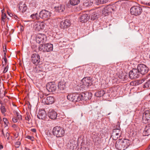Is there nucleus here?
Here are the masks:
<instances>
[{
	"label": "nucleus",
	"mask_w": 150,
	"mask_h": 150,
	"mask_svg": "<svg viewBox=\"0 0 150 150\" xmlns=\"http://www.w3.org/2000/svg\"><path fill=\"white\" fill-rule=\"evenodd\" d=\"M150 134V124L147 125L145 127L143 135L144 136H148Z\"/></svg>",
	"instance_id": "obj_22"
},
{
	"label": "nucleus",
	"mask_w": 150,
	"mask_h": 150,
	"mask_svg": "<svg viewBox=\"0 0 150 150\" xmlns=\"http://www.w3.org/2000/svg\"><path fill=\"white\" fill-rule=\"evenodd\" d=\"M2 60H4L5 62V64H7V59L6 57H3Z\"/></svg>",
	"instance_id": "obj_49"
},
{
	"label": "nucleus",
	"mask_w": 150,
	"mask_h": 150,
	"mask_svg": "<svg viewBox=\"0 0 150 150\" xmlns=\"http://www.w3.org/2000/svg\"><path fill=\"white\" fill-rule=\"evenodd\" d=\"M47 40V37L44 34H38L36 36V41L38 43H45Z\"/></svg>",
	"instance_id": "obj_8"
},
{
	"label": "nucleus",
	"mask_w": 150,
	"mask_h": 150,
	"mask_svg": "<svg viewBox=\"0 0 150 150\" xmlns=\"http://www.w3.org/2000/svg\"><path fill=\"white\" fill-rule=\"evenodd\" d=\"M144 82H142V80H139L138 81V83L139 84H141Z\"/></svg>",
	"instance_id": "obj_53"
},
{
	"label": "nucleus",
	"mask_w": 150,
	"mask_h": 150,
	"mask_svg": "<svg viewBox=\"0 0 150 150\" xmlns=\"http://www.w3.org/2000/svg\"><path fill=\"white\" fill-rule=\"evenodd\" d=\"M55 11L58 12H63L64 9V5L63 4L60 5V6H55L54 7Z\"/></svg>",
	"instance_id": "obj_26"
},
{
	"label": "nucleus",
	"mask_w": 150,
	"mask_h": 150,
	"mask_svg": "<svg viewBox=\"0 0 150 150\" xmlns=\"http://www.w3.org/2000/svg\"><path fill=\"white\" fill-rule=\"evenodd\" d=\"M21 142H16L15 143V144L16 145V147L17 148H18L20 144H21Z\"/></svg>",
	"instance_id": "obj_42"
},
{
	"label": "nucleus",
	"mask_w": 150,
	"mask_h": 150,
	"mask_svg": "<svg viewBox=\"0 0 150 150\" xmlns=\"http://www.w3.org/2000/svg\"><path fill=\"white\" fill-rule=\"evenodd\" d=\"M15 114H16L17 116V119L19 120H22V118L21 115L17 111H15Z\"/></svg>",
	"instance_id": "obj_37"
},
{
	"label": "nucleus",
	"mask_w": 150,
	"mask_h": 150,
	"mask_svg": "<svg viewBox=\"0 0 150 150\" xmlns=\"http://www.w3.org/2000/svg\"><path fill=\"white\" fill-rule=\"evenodd\" d=\"M109 0H96V4L98 5L100 4H104L107 3Z\"/></svg>",
	"instance_id": "obj_32"
},
{
	"label": "nucleus",
	"mask_w": 150,
	"mask_h": 150,
	"mask_svg": "<svg viewBox=\"0 0 150 150\" xmlns=\"http://www.w3.org/2000/svg\"><path fill=\"white\" fill-rule=\"evenodd\" d=\"M146 79L144 78H142V82H144L145 81Z\"/></svg>",
	"instance_id": "obj_55"
},
{
	"label": "nucleus",
	"mask_w": 150,
	"mask_h": 150,
	"mask_svg": "<svg viewBox=\"0 0 150 150\" xmlns=\"http://www.w3.org/2000/svg\"><path fill=\"white\" fill-rule=\"evenodd\" d=\"M58 89L60 91H63L66 88V83L63 81L59 82L58 85Z\"/></svg>",
	"instance_id": "obj_24"
},
{
	"label": "nucleus",
	"mask_w": 150,
	"mask_h": 150,
	"mask_svg": "<svg viewBox=\"0 0 150 150\" xmlns=\"http://www.w3.org/2000/svg\"><path fill=\"white\" fill-rule=\"evenodd\" d=\"M89 17L88 15L85 13L81 15L79 19L80 22L82 23H85L87 22L89 19Z\"/></svg>",
	"instance_id": "obj_23"
},
{
	"label": "nucleus",
	"mask_w": 150,
	"mask_h": 150,
	"mask_svg": "<svg viewBox=\"0 0 150 150\" xmlns=\"http://www.w3.org/2000/svg\"><path fill=\"white\" fill-rule=\"evenodd\" d=\"M120 123L118 122L117 124L116 125V128L115 129H120L121 128L120 127Z\"/></svg>",
	"instance_id": "obj_44"
},
{
	"label": "nucleus",
	"mask_w": 150,
	"mask_h": 150,
	"mask_svg": "<svg viewBox=\"0 0 150 150\" xmlns=\"http://www.w3.org/2000/svg\"><path fill=\"white\" fill-rule=\"evenodd\" d=\"M124 73H120L118 75V78L120 79H122L123 80Z\"/></svg>",
	"instance_id": "obj_40"
},
{
	"label": "nucleus",
	"mask_w": 150,
	"mask_h": 150,
	"mask_svg": "<svg viewBox=\"0 0 150 150\" xmlns=\"http://www.w3.org/2000/svg\"><path fill=\"white\" fill-rule=\"evenodd\" d=\"M102 132L103 131H102V132H101L100 135H99L98 133L96 132H93L92 133L91 136L92 138L93 139H101L103 137V136H105L106 134L105 132L103 133Z\"/></svg>",
	"instance_id": "obj_16"
},
{
	"label": "nucleus",
	"mask_w": 150,
	"mask_h": 150,
	"mask_svg": "<svg viewBox=\"0 0 150 150\" xmlns=\"http://www.w3.org/2000/svg\"><path fill=\"white\" fill-rule=\"evenodd\" d=\"M26 138L30 139L32 141L34 140V137H33L30 136L29 135L27 136H26Z\"/></svg>",
	"instance_id": "obj_45"
},
{
	"label": "nucleus",
	"mask_w": 150,
	"mask_h": 150,
	"mask_svg": "<svg viewBox=\"0 0 150 150\" xmlns=\"http://www.w3.org/2000/svg\"><path fill=\"white\" fill-rule=\"evenodd\" d=\"M25 118L26 120L29 122L30 119V117L29 115H27L25 116Z\"/></svg>",
	"instance_id": "obj_43"
},
{
	"label": "nucleus",
	"mask_w": 150,
	"mask_h": 150,
	"mask_svg": "<svg viewBox=\"0 0 150 150\" xmlns=\"http://www.w3.org/2000/svg\"><path fill=\"white\" fill-rule=\"evenodd\" d=\"M6 52H5L4 53V57H6Z\"/></svg>",
	"instance_id": "obj_58"
},
{
	"label": "nucleus",
	"mask_w": 150,
	"mask_h": 150,
	"mask_svg": "<svg viewBox=\"0 0 150 150\" xmlns=\"http://www.w3.org/2000/svg\"><path fill=\"white\" fill-rule=\"evenodd\" d=\"M24 150H30V149H29V148H27L26 147H25Z\"/></svg>",
	"instance_id": "obj_59"
},
{
	"label": "nucleus",
	"mask_w": 150,
	"mask_h": 150,
	"mask_svg": "<svg viewBox=\"0 0 150 150\" xmlns=\"http://www.w3.org/2000/svg\"><path fill=\"white\" fill-rule=\"evenodd\" d=\"M0 109L1 112L2 114L4 113L6 111V109L5 106L3 105L1 106Z\"/></svg>",
	"instance_id": "obj_38"
},
{
	"label": "nucleus",
	"mask_w": 150,
	"mask_h": 150,
	"mask_svg": "<svg viewBox=\"0 0 150 150\" xmlns=\"http://www.w3.org/2000/svg\"><path fill=\"white\" fill-rule=\"evenodd\" d=\"M6 64H5V63L4 64L3 63V62L2 61V67H4V66L6 65Z\"/></svg>",
	"instance_id": "obj_57"
},
{
	"label": "nucleus",
	"mask_w": 150,
	"mask_h": 150,
	"mask_svg": "<svg viewBox=\"0 0 150 150\" xmlns=\"http://www.w3.org/2000/svg\"><path fill=\"white\" fill-rule=\"evenodd\" d=\"M8 14L10 16L12 17L13 16V15L10 12H7Z\"/></svg>",
	"instance_id": "obj_52"
},
{
	"label": "nucleus",
	"mask_w": 150,
	"mask_h": 150,
	"mask_svg": "<svg viewBox=\"0 0 150 150\" xmlns=\"http://www.w3.org/2000/svg\"><path fill=\"white\" fill-rule=\"evenodd\" d=\"M129 76V75L128 74H127L126 73H124V78L123 79V80H126L127 79L128 76Z\"/></svg>",
	"instance_id": "obj_47"
},
{
	"label": "nucleus",
	"mask_w": 150,
	"mask_h": 150,
	"mask_svg": "<svg viewBox=\"0 0 150 150\" xmlns=\"http://www.w3.org/2000/svg\"><path fill=\"white\" fill-rule=\"evenodd\" d=\"M31 60L33 64L36 65H38L40 62V56L37 53L33 54L31 56Z\"/></svg>",
	"instance_id": "obj_10"
},
{
	"label": "nucleus",
	"mask_w": 150,
	"mask_h": 150,
	"mask_svg": "<svg viewBox=\"0 0 150 150\" xmlns=\"http://www.w3.org/2000/svg\"><path fill=\"white\" fill-rule=\"evenodd\" d=\"M45 52H50L52 51L53 49V45L51 44H45Z\"/></svg>",
	"instance_id": "obj_25"
},
{
	"label": "nucleus",
	"mask_w": 150,
	"mask_h": 150,
	"mask_svg": "<svg viewBox=\"0 0 150 150\" xmlns=\"http://www.w3.org/2000/svg\"><path fill=\"white\" fill-rule=\"evenodd\" d=\"M117 6L115 4L109 5L105 6L102 10V13L107 16L112 11H115L117 9Z\"/></svg>",
	"instance_id": "obj_2"
},
{
	"label": "nucleus",
	"mask_w": 150,
	"mask_h": 150,
	"mask_svg": "<svg viewBox=\"0 0 150 150\" xmlns=\"http://www.w3.org/2000/svg\"><path fill=\"white\" fill-rule=\"evenodd\" d=\"M80 100H81L80 94L76 93L75 96L74 98V100L73 102L75 103L79 101Z\"/></svg>",
	"instance_id": "obj_30"
},
{
	"label": "nucleus",
	"mask_w": 150,
	"mask_h": 150,
	"mask_svg": "<svg viewBox=\"0 0 150 150\" xmlns=\"http://www.w3.org/2000/svg\"><path fill=\"white\" fill-rule=\"evenodd\" d=\"M52 132L54 135L57 137H61L64 136L65 132L63 128L56 126L53 128Z\"/></svg>",
	"instance_id": "obj_3"
},
{
	"label": "nucleus",
	"mask_w": 150,
	"mask_h": 150,
	"mask_svg": "<svg viewBox=\"0 0 150 150\" xmlns=\"http://www.w3.org/2000/svg\"><path fill=\"white\" fill-rule=\"evenodd\" d=\"M14 18L15 19H16L17 18H18L17 16L16 15L14 16Z\"/></svg>",
	"instance_id": "obj_61"
},
{
	"label": "nucleus",
	"mask_w": 150,
	"mask_h": 150,
	"mask_svg": "<svg viewBox=\"0 0 150 150\" xmlns=\"http://www.w3.org/2000/svg\"><path fill=\"white\" fill-rule=\"evenodd\" d=\"M98 18V14L96 12H94L92 14L91 16V19L93 20H94L97 19Z\"/></svg>",
	"instance_id": "obj_36"
},
{
	"label": "nucleus",
	"mask_w": 150,
	"mask_h": 150,
	"mask_svg": "<svg viewBox=\"0 0 150 150\" xmlns=\"http://www.w3.org/2000/svg\"><path fill=\"white\" fill-rule=\"evenodd\" d=\"M105 93V92L104 90H102L96 92L95 95L96 97H100L103 96Z\"/></svg>",
	"instance_id": "obj_29"
},
{
	"label": "nucleus",
	"mask_w": 150,
	"mask_h": 150,
	"mask_svg": "<svg viewBox=\"0 0 150 150\" xmlns=\"http://www.w3.org/2000/svg\"><path fill=\"white\" fill-rule=\"evenodd\" d=\"M54 100V98L53 97L48 96L46 99L43 98L42 100V102L44 104L49 105L53 103Z\"/></svg>",
	"instance_id": "obj_17"
},
{
	"label": "nucleus",
	"mask_w": 150,
	"mask_h": 150,
	"mask_svg": "<svg viewBox=\"0 0 150 150\" xmlns=\"http://www.w3.org/2000/svg\"><path fill=\"white\" fill-rule=\"evenodd\" d=\"M139 71L137 69H133L131 70L129 74V76L131 79L137 78L139 75Z\"/></svg>",
	"instance_id": "obj_7"
},
{
	"label": "nucleus",
	"mask_w": 150,
	"mask_h": 150,
	"mask_svg": "<svg viewBox=\"0 0 150 150\" xmlns=\"http://www.w3.org/2000/svg\"><path fill=\"white\" fill-rule=\"evenodd\" d=\"M80 95L81 100H86L90 99L91 97V93L88 92L82 93Z\"/></svg>",
	"instance_id": "obj_15"
},
{
	"label": "nucleus",
	"mask_w": 150,
	"mask_h": 150,
	"mask_svg": "<svg viewBox=\"0 0 150 150\" xmlns=\"http://www.w3.org/2000/svg\"><path fill=\"white\" fill-rule=\"evenodd\" d=\"M71 25L70 21L68 19H66L61 22L60 26L61 28L65 29L69 27Z\"/></svg>",
	"instance_id": "obj_14"
},
{
	"label": "nucleus",
	"mask_w": 150,
	"mask_h": 150,
	"mask_svg": "<svg viewBox=\"0 0 150 150\" xmlns=\"http://www.w3.org/2000/svg\"><path fill=\"white\" fill-rule=\"evenodd\" d=\"M120 129H115L113 130L111 137L114 140H116L120 135Z\"/></svg>",
	"instance_id": "obj_13"
},
{
	"label": "nucleus",
	"mask_w": 150,
	"mask_h": 150,
	"mask_svg": "<svg viewBox=\"0 0 150 150\" xmlns=\"http://www.w3.org/2000/svg\"><path fill=\"white\" fill-rule=\"evenodd\" d=\"M31 131L34 132H36V129H31Z\"/></svg>",
	"instance_id": "obj_54"
},
{
	"label": "nucleus",
	"mask_w": 150,
	"mask_h": 150,
	"mask_svg": "<svg viewBox=\"0 0 150 150\" xmlns=\"http://www.w3.org/2000/svg\"><path fill=\"white\" fill-rule=\"evenodd\" d=\"M3 52H4V53L5 52H6V48L4 49L3 48Z\"/></svg>",
	"instance_id": "obj_56"
},
{
	"label": "nucleus",
	"mask_w": 150,
	"mask_h": 150,
	"mask_svg": "<svg viewBox=\"0 0 150 150\" xmlns=\"http://www.w3.org/2000/svg\"><path fill=\"white\" fill-rule=\"evenodd\" d=\"M39 71H41V70H36V72L38 73V72H39Z\"/></svg>",
	"instance_id": "obj_63"
},
{
	"label": "nucleus",
	"mask_w": 150,
	"mask_h": 150,
	"mask_svg": "<svg viewBox=\"0 0 150 150\" xmlns=\"http://www.w3.org/2000/svg\"><path fill=\"white\" fill-rule=\"evenodd\" d=\"M48 115L50 118L54 120L57 118V114L54 110L50 109L48 112Z\"/></svg>",
	"instance_id": "obj_18"
},
{
	"label": "nucleus",
	"mask_w": 150,
	"mask_h": 150,
	"mask_svg": "<svg viewBox=\"0 0 150 150\" xmlns=\"http://www.w3.org/2000/svg\"><path fill=\"white\" fill-rule=\"evenodd\" d=\"M130 145L129 141L126 139L123 140L119 139L117 141L115 144L116 148L118 150H125Z\"/></svg>",
	"instance_id": "obj_1"
},
{
	"label": "nucleus",
	"mask_w": 150,
	"mask_h": 150,
	"mask_svg": "<svg viewBox=\"0 0 150 150\" xmlns=\"http://www.w3.org/2000/svg\"><path fill=\"white\" fill-rule=\"evenodd\" d=\"M45 44L40 45L38 47L39 50L40 51L45 52Z\"/></svg>",
	"instance_id": "obj_34"
},
{
	"label": "nucleus",
	"mask_w": 150,
	"mask_h": 150,
	"mask_svg": "<svg viewBox=\"0 0 150 150\" xmlns=\"http://www.w3.org/2000/svg\"><path fill=\"white\" fill-rule=\"evenodd\" d=\"M8 70L5 67V68H4V70L3 71V73H6V72Z\"/></svg>",
	"instance_id": "obj_51"
},
{
	"label": "nucleus",
	"mask_w": 150,
	"mask_h": 150,
	"mask_svg": "<svg viewBox=\"0 0 150 150\" xmlns=\"http://www.w3.org/2000/svg\"><path fill=\"white\" fill-rule=\"evenodd\" d=\"M1 136L2 137L4 138L5 139H7L8 140H9V139L10 134L8 132H6L5 134L4 130L3 129L1 131Z\"/></svg>",
	"instance_id": "obj_28"
},
{
	"label": "nucleus",
	"mask_w": 150,
	"mask_h": 150,
	"mask_svg": "<svg viewBox=\"0 0 150 150\" xmlns=\"http://www.w3.org/2000/svg\"><path fill=\"white\" fill-rule=\"evenodd\" d=\"M70 4L72 5L75 6L77 5L80 2V0H70Z\"/></svg>",
	"instance_id": "obj_33"
},
{
	"label": "nucleus",
	"mask_w": 150,
	"mask_h": 150,
	"mask_svg": "<svg viewBox=\"0 0 150 150\" xmlns=\"http://www.w3.org/2000/svg\"><path fill=\"white\" fill-rule=\"evenodd\" d=\"M4 96V94H3V93H2L1 92V91H0V98H3V96Z\"/></svg>",
	"instance_id": "obj_50"
},
{
	"label": "nucleus",
	"mask_w": 150,
	"mask_h": 150,
	"mask_svg": "<svg viewBox=\"0 0 150 150\" xmlns=\"http://www.w3.org/2000/svg\"><path fill=\"white\" fill-rule=\"evenodd\" d=\"M3 148V146L2 145L0 144V149H2Z\"/></svg>",
	"instance_id": "obj_62"
},
{
	"label": "nucleus",
	"mask_w": 150,
	"mask_h": 150,
	"mask_svg": "<svg viewBox=\"0 0 150 150\" xmlns=\"http://www.w3.org/2000/svg\"><path fill=\"white\" fill-rule=\"evenodd\" d=\"M12 120L13 122H16L18 121V119L16 118V117H14L13 118Z\"/></svg>",
	"instance_id": "obj_48"
},
{
	"label": "nucleus",
	"mask_w": 150,
	"mask_h": 150,
	"mask_svg": "<svg viewBox=\"0 0 150 150\" xmlns=\"http://www.w3.org/2000/svg\"><path fill=\"white\" fill-rule=\"evenodd\" d=\"M3 10L1 11L2 12V17H1V20L2 21H3L4 22V20L6 18V15L5 13H3Z\"/></svg>",
	"instance_id": "obj_39"
},
{
	"label": "nucleus",
	"mask_w": 150,
	"mask_h": 150,
	"mask_svg": "<svg viewBox=\"0 0 150 150\" xmlns=\"http://www.w3.org/2000/svg\"><path fill=\"white\" fill-rule=\"evenodd\" d=\"M3 120L5 125L7 126V124L8 123V121L7 119L6 118H3Z\"/></svg>",
	"instance_id": "obj_41"
},
{
	"label": "nucleus",
	"mask_w": 150,
	"mask_h": 150,
	"mask_svg": "<svg viewBox=\"0 0 150 150\" xmlns=\"http://www.w3.org/2000/svg\"><path fill=\"white\" fill-rule=\"evenodd\" d=\"M51 13L46 10H42L39 13L40 18L45 20L48 19L51 16Z\"/></svg>",
	"instance_id": "obj_5"
},
{
	"label": "nucleus",
	"mask_w": 150,
	"mask_h": 150,
	"mask_svg": "<svg viewBox=\"0 0 150 150\" xmlns=\"http://www.w3.org/2000/svg\"><path fill=\"white\" fill-rule=\"evenodd\" d=\"M142 11V7L138 6H134L130 9L131 14L135 16L140 15Z\"/></svg>",
	"instance_id": "obj_4"
},
{
	"label": "nucleus",
	"mask_w": 150,
	"mask_h": 150,
	"mask_svg": "<svg viewBox=\"0 0 150 150\" xmlns=\"http://www.w3.org/2000/svg\"><path fill=\"white\" fill-rule=\"evenodd\" d=\"M143 88H147L150 89V79L146 82L143 86Z\"/></svg>",
	"instance_id": "obj_35"
},
{
	"label": "nucleus",
	"mask_w": 150,
	"mask_h": 150,
	"mask_svg": "<svg viewBox=\"0 0 150 150\" xmlns=\"http://www.w3.org/2000/svg\"><path fill=\"white\" fill-rule=\"evenodd\" d=\"M137 69L139 71V73L142 75H144L147 73L149 71L148 68L145 65L140 64L138 65Z\"/></svg>",
	"instance_id": "obj_6"
},
{
	"label": "nucleus",
	"mask_w": 150,
	"mask_h": 150,
	"mask_svg": "<svg viewBox=\"0 0 150 150\" xmlns=\"http://www.w3.org/2000/svg\"><path fill=\"white\" fill-rule=\"evenodd\" d=\"M45 24L44 22H37L35 23L33 25V28L37 31H39L43 29Z\"/></svg>",
	"instance_id": "obj_9"
},
{
	"label": "nucleus",
	"mask_w": 150,
	"mask_h": 150,
	"mask_svg": "<svg viewBox=\"0 0 150 150\" xmlns=\"http://www.w3.org/2000/svg\"><path fill=\"white\" fill-rule=\"evenodd\" d=\"M30 17L33 19L35 20H39L40 18V15H38V13L33 14L30 16Z\"/></svg>",
	"instance_id": "obj_31"
},
{
	"label": "nucleus",
	"mask_w": 150,
	"mask_h": 150,
	"mask_svg": "<svg viewBox=\"0 0 150 150\" xmlns=\"http://www.w3.org/2000/svg\"><path fill=\"white\" fill-rule=\"evenodd\" d=\"M47 117V113L46 111L44 110H40L38 112V117L39 119L45 120Z\"/></svg>",
	"instance_id": "obj_20"
},
{
	"label": "nucleus",
	"mask_w": 150,
	"mask_h": 150,
	"mask_svg": "<svg viewBox=\"0 0 150 150\" xmlns=\"http://www.w3.org/2000/svg\"><path fill=\"white\" fill-rule=\"evenodd\" d=\"M9 98L7 96L6 98H5L4 99V102L5 103H6L7 102H8V101L9 100Z\"/></svg>",
	"instance_id": "obj_46"
},
{
	"label": "nucleus",
	"mask_w": 150,
	"mask_h": 150,
	"mask_svg": "<svg viewBox=\"0 0 150 150\" xmlns=\"http://www.w3.org/2000/svg\"><path fill=\"white\" fill-rule=\"evenodd\" d=\"M46 88L49 92H53L56 90L57 86L55 84L50 82L47 84Z\"/></svg>",
	"instance_id": "obj_12"
},
{
	"label": "nucleus",
	"mask_w": 150,
	"mask_h": 150,
	"mask_svg": "<svg viewBox=\"0 0 150 150\" xmlns=\"http://www.w3.org/2000/svg\"><path fill=\"white\" fill-rule=\"evenodd\" d=\"M82 85L86 87H88L92 84L91 78L90 77H84L81 80Z\"/></svg>",
	"instance_id": "obj_11"
},
{
	"label": "nucleus",
	"mask_w": 150,
	"mask_h": 150,
	"mask_svg": "<svg viewBox=\"0 0 150 150\" xmlns=\"http://www.w3.org/2000/svg\"><path fill=\"white\" fill-rule=\"evenodd\" d=\"M5 68H6V69H8V65H7L6 66V67H5Z\"/></svg>",
	"instance_id": "obj_64"
},
{
	"label": "nucleus",
	"mask_w": 150,
	"mask_h": 150,
	"mask_svg": "<svg viewBox=\"0 0 150 150\" xmlns=\"http://www.w3.org/2000/svg\"><path fill=\"white\" fill-rule=\"evenodd\" d=\"M0 104H1V105H3L4 104L2 102L1 100H0Z\"/></svg>",
	"instance_id": "obj_60"
},
{
	"label": "nucleus",
	"mask_w": 150,
	"mask_h": 150,
	"mask_svg": "<svg viewBox=\"0 0 150 150\" xmlns=\"http://www.w3.org/2000/svg\"><path fill=\"white\" fill-rule=\"evenodd\" d=\"M143 119L146 120L147 121H150V110L145 111L143 113L142 116Z\"/></svg>",
	"instance_id": "obj_21"
},
{
	"label": "nucleus",
	"mask_w": 150,
	"mask_h": 150,
	"mask_svg": "<svg viewBox=\"0 0 150 150\" xmlns=\"http://www.w3.org/2000/svg\"><path fill=\"white\" fill-rule=\"evenodd\" d=\"M76 93H70L67 96V99L70 101L73 102L74 100V98Z\"/></svg>",
	"instance_id": "obj_27"
},
{
	"label": "nucleus",
	"mask_w": 150,
	"mask_h": 150,
	"mask_svg": "<svg viewBox=\"0 0 150 150\" xmlns=\"http://www.w3.org/2000/svg\"><path fill=\"white\" fill-rule=\"evenodd\" d=\"M18 6L20 11L22 12H25L27 9L28 7L27 5L23 2H20L18 5Z\"/></svg>",
	"instance_id": "obj_19"
}]
</instances>
